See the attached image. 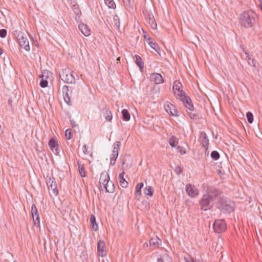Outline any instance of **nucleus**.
Returning <instances> with one entry per match:
<instances>
[{
    "instance_id": "obj_42",
    "label": "nucleus",
    "mask_w": 262,
    "mask_h": 262,
    "mask_svg": "<svg viewBox=\"0 0 262 262\" xmlns=\"http://www.w3.org/2000/svg\"><path fill=\"white\" fill-rule=\"evenodd\" d=\"M34 222V226H36L37 227H40V217L39 215L36 216L34 219H33Z\"/></svg>"
},
{
    "instance_id": "obj_56",
    "label": "nucleus",
    "mask_w": 262,
    "mask_h": 262,
    "mask_svg": "<svg viewBox=\"0 0 262 262\" xmlns=\"http://www.w3.org/2000/svg\"><path fill=\"white\" fill-rule=\"evenodd\" d=\"M260 2V8H261V9L262 10V0H259Z\"/></svg>"
},
{
    "instance_id": "obj_34",
    "label": "nucleus",
    "mask_w": 262,
    "mask_h": 262,
    "mask_svg": "<svg viewBox=\"0 0 262 262\" xmlns=\"http://www.w3.org/2000/svg\"><path fill=\"white\" fill-rule=\"evenodd\" d=\"M247 58L248 64L256 68V64H258L257 61L253 58L251 57L249 55H247Z\"/></svg>"
},
{
    "instance_id": "obj_31",
    "label": "nucleus",
    "mask_w": 262,
    "mask_h": 262,
    "mask_svg": "<svg viewBox=\"0 0 262 262\" xmlns=\"http://www.w3.org/2000/svg\"><path fill=\"white\" fill-rule=\"evenodd\" d=\"M122 119L124 121H129L130 118V115L127 110L123 109L122 111Z\"/></svg>"
},
{
    "instance_id": "obj_44",
    "label": "nucleus",
    "mask_w": 262,
    "mask_h": 262,
    "mask_svg": "<svg viewBox=\"0 0 262 262\" xmlns=\"http://www.w3.org/2000/svg\"><path fill=\"white\" fill-rule=\"evenodd\" d=\"M65 136L67 140H70L72 138L71 130L70 129H66L65 132Z\"/></svg>"
},
{
    "instance_id": "obj_5",
    "label": "nucleus",
    "mask_w": 262,
    "mask_h": 262,
    "mask_svg": "<svg viewBox=\"0 0 262 262\" xmlns=\"http://www.w3.org/2000/svg\"><path fill=\"white\" fill-rule=\"evenodd\" d=\"M46 183L50 194H53L56 196H57L59 193L57 183L54 178L49 177L48 179H47Z\"/></svg>"
},
{
    "instance_id": "obj_48",
    "label": "nucleus",
    "mask_w": 262,
    "mask_h": 262,
    "mask_svg": "<svg viewBox=\"0 0 262 262\" xmlns=\"http://www.w3.org/2000/svg\"><path fill=\"white\" fill-rule=\"evenodd\" d=\"M7 35V30L5 29H2L0 30V37L2 38H4Z\"/></svg>"
},
{
    "instance_id": "obj_26",
    "label": "nucleus",
    "mask_w": 262,
    "mask_h": 262,
    "mask_svg": "<svg viewBox=\"0 0 262 262\" xmlns=\"http://www.w3.org/2000/svg\"><path fill=\"white\" fill-rule=\"evenodd\" d=\"M158 262H172V258L167 253H163L157 259Z\"/></svg>"
},
{
    "instance_id": "obj_43",
    "label": "nucleus",
    "mask_w": 262,
    "mask_h": 262,
    "mask_svg": "<svg viewBox=\"0 0 262 262\" xmlns=\"http://www.w3.org/2000/svg\"><path fill=\"white\" fill-rule=\"evenodd\" d=\"M72 9L73 11L74 12V13L76 15H78L80 13V11L79 8V6L77 4H74L73 5Z\"/></svg>"
},
{
    "instance_id": "obj_10",
    "label": "nucleus",
    "mask_w": 262,
    "mask_h": 262,
    "mask_svg": "<svg viewBox=\"0 0 262 262\" xmlns=\"http://www.w3.org/2000/svg\"><path fill=\"white\" fill-rule=\"evenodd\" d=\"M164 108L167 113L171 116L176 117L180 116V112L177 110L176 106L168 102H167L164 104Z\"/></svg>"
},
{
    "instance_id": "obj_52",
    "label": "nucleus",
    "mask_w": 262,
    "mask_h": 262,
    "mask_svg": "<svg viewBox=\"0 0 262 262\" xmlns=\"http://www.w3.org/2000/svg\"><path fill=\"white\" fill-rule=\"evenodd\" d=\"M88 147H87L86 145H84L83 146V152L85 155H86L88 154Z\"/></svg>"
},
{
    "instance_id": "obj_25",
    "label": "nucleus",
    "mask_w": 262,
    "mask_h": 262,
    "mask_svg": "<svg viewBox=\"0 0 262 262\" xmlns=\"http://www.w3.org/2000/svg\"><path fill=\"white\" fill-rule=\"evenodd\" d=\"M102 113L103 114L105 119L108 121H111L112 120L113 116L111 111L106 107L102 110Z\"/></svg>"
},
{
    "instance_id": "obj_40",
    "label": "nucleus",
    "mask_w": 262,
    "mask_h": 262,
    "mask_svg": "<svg viewBox=\"0 0 262 262\" xmlns=\"http://www.w3.org/2000/svg\"><path fill=\"white\" fill-rule=\"evenodd\" d=\"M44 76L43 73L42 75V79L40 80L39 85L42 88H45L48 86V82L47 80H45L43 78V77Z\"/></svg>"
},
{
    "instance_id": "obj_15",
    "label": "nucleus",
    "mask_w": 262,
    "mask_h": 262,
    "mask_svg": "<svg viewBox=\"0 0 262 262\" xmlns=\"http://www.w3.org/2000/svg\"><path fill=\"white\" fill-rule=\"evenodd\" d=\"M199 141L202 145V146L206 149L208 148L209 145V139L207 134L205 132H201L200 134Z\"/></svg>"
},
{
    "instance_id": "obj_12",
    "label": "nucleus",
    "mask_w": 262,
    "mask_h": 262,
    "mask_svg": "<svg viewBox=\"0 0 262 262\" xmlns=\"http://www.w3.org/2000/svg\"><path fill=\"white\" fill-rule=\"evenodd\" d=\"M178 99H180L183 103L184 106L189 111H193V105L192 103V101L190 98L184 94L182 95V97H179Z\"/></svg>"
},
{
    "instance_id": "obj_51",
    "label": "nucleus",
    "mask_w": 262,
    "mask_h": 262,
    "mask_svg": "<svg viewBox=\"0 0 262 262\" xmlns=\"http://www.w3.org/2000/svg\"><path fill=\"white\" fill-rule=\"evenodd\" d=\"M189 116L192 119H198V115L196 113H189Z\"/></svg>"
},
{
    "instance_id": "obj_9",
    "label": "nucleus",
    "mask_w": 262,
    "mask_h": 262,
    "mask_svg": "<svg viewBox=\"0 0 262 262\" xmlns=\"http://www.w3.org/2000/svg\"><path fill=\"white\" fill-rule=\"evenodd\" d=\"M182 87V84L179 80L174 81L173 83V92L177 98L182 97V95L185 94L181 89Z\"/></svg>"
},
{
    "instance_id": "obj_18",
    "label": "nucleus",
    "mask_w": 262,
    "mask_h": 262,
    "mask_svg": "<svg viewBox=\"0 0 262 262\" xmlns=\"http://www.w3.org/2000/svg\"><path fill=\"white\" fill-rule=\"evenodd\" d=\"M48 144L51 150L54 152L55 154L58 155L59 153V148L57 142L54 138H51L50 139Z\"/></svg>"
},
{
    "instance_id": "obj_8",
    "label": "nucleus",
    "mask_w": 262,
    "mask_h": 262,
    "mask_svg": "<svg viewBox=\"0 0 262 262\" xmlns=\"http://www.w3.org/2000/svg\"><path fill=\"white\" fill-rule=\"evenodd\" d=\"M221 191L214 187L210 186L207 188L205 194H208L212 200L218 201V198L221 197Z\"/></svg>"
},
{
    "instance_id": "obj_13",
    "label": "nucleus",
    "mask_w": 262,
    "mask_h": 262,
    "mask_svg": "<svg viewBox=\"0 0 262 262\" xmlns=\"http://www.w3.org/2000/svg\"><path fill=\"white\" fill-rule=\"evenodd\" d=\"M186 192L191 198H195L199 194L198 189L191 184H187L186 186Z\"/></svg>"
},
{
    "instance_id": "obj_50",
    "label": "nucleus",
    "mask_w": 262,
    "mask_h": 262,
    "mask_svg": "<svg viewBox=\"0 0 262 262\" xmlns=\"http://www.w3.org/2000/svg\"><path fill=\"white\" fill-rule=\"evenodd\" d=\"M117 158L114 157V156L112 155L110 159V164L114 165L116 163V159Z\"/></svg>"
},
{
    "instance_id": "obj_38",
    "label": "nucleus",
    "mask_w": 262,
    "mask_h": 262,
    "mask_svg": "<svg viewBox=\"0 0 262 262\" xmlns=\"http://www.w3.org/2000/svg\"><path fill=\"white\" fill-rule=\"evenodd\" d=\"M105 4L108 6L109 8L115 9L116 8V4L113 0H104Z\"/></svg>"
},
{
    "instance_id": "obj_41",
    "label": "nucleus",
    "mask_w": 262,
    "mask_h": 262,
    "mask_svg": "<svg viewBox=\"0 0 262 262\" xmlns=\"http://www.w3.org/2000/svg\"><path fill=\"white\" fill-rule=\"evenodd\" d=\"M247 121L249 123H252L253 121V116L251 112H248L246 114Z\"/></svg>"
},
{
    "instance_id": "obj_27",
    "label": "nucleus",
    "mask_w": 262,
    "mask_h": 262,
    "mask_svg": "<svg viewBox=\"0 0 262 262\" xmlns=\"http://www.w3.org/2000/svg\"><path fill=\"white\" fill-rule=\"evenodd\" d=\"M135 58H136V61H135L136 63L138 66L140 72H142L143 71V69H144V62H143L142 59L141 58V57L139 55H136L135 56Z\"/></svg>"
},
{
    "instance_id": "obj_55",
    "label": "nucleus",
    "mask_w": 262,
    "mask_h": 262,
    "mask_svg": "<svg viewBox=\"0 0 262 262\" xmlns=\"http://www.w3.org/2000/svg\"><path fill=\"white\" fill-rule=\"evenodd\" d=\"M3 54V49L0 48V55Z\"/></svg>"
},
{
    "instance_id": "obj_54",
    "label": "nucleus",
    "mask_w": 262,
    "mask_h": 262,
    "mask_svg": "<svg viewBox=\"0 0 262 262\" xmlns=\"http://www.w3.org/2000/svg\"><path fill=\"white\" fill-rule=\"evenodd\" d=\"M12 101L11 100L9 99L8 103H9V105H12Z\"/></svg>"
},
{
    "instance_id": "obj_22",
    "label": "nucleus",
    "mask_w": 262,
    "mask_h": 262,
    "mask_svg": "<svg viewBox=\"0 0 262 262\" xmlns=\"http://www.w3.org/2000/svg\"><path fill=\"white\" fill-rule=\"evenodd\" d=\"M121 146V142L120 141H116L113 145V150L112 155L114 156V157L117 158L119 154Z\"/></svg>"
},
{
    "instance_id": "obj_4",
    "label": "nucleus",
    "mask_w": 262,
    "mask_h": 262,
    "mask_svg": "<svg viewBox=\"0 0 262 262\" xmlns=\"http://www.w3.org/2000/svg\"><path fill=\"white\" fill-rule=\"evenodd\" d=\"M213 201L208 194H203L199 201L201 209L203 211H207L211 209L213 205L212 203Z\"/></svg>"
},
{
    "instance_id": "obj_33",
    "label": "nucleus",
    "mask_w": 262,
    "mask_h": 262,
    "mask_svg": "<svg viewBox=\"0 0 262 262\" xmlns=\"http://www.w3.org/2000/svg\"><path fill=\"white\" fill-rule=\"evenodd\" d=\"M113 24L114 27L119 29L120 25V19L117 14H115L113 17Z\"/></svg>"
},
{
    "instance_id": "obj_19",
    "label": "nucleus",
    "mask_w": 262,
    "mask_h": 262,
    "mask_svg": "<svg viewBox=\"0 0 262 262\" xmlns=\"http://www.w3.org/2000/svg\"><path fill=\"white\" fill-rule=\"evenodd\" d=\"M110 180V177L108 173L105 172H102L101 173L100 179H99V184L101 187H103V186L106 184L107 181Z\"/></svg>"
},
{
    "instance_id": "obj_14",
    "label": "nucleus",
    "mask_w": 262,
    "mask_h": 262,
    "mask_svg": "<svg viewBox=\"0 0 262 262\" xmlns=\"http://www.w3.org/2000/svg\"><path fill=\"white\" fill-rule=\"evenodd\" d=\"M97 250L99 256L104 257L106 255V250L105 242L100 239L97 243Z\"/></svg>"
},
{
    "instance_id": "obj_45",
    "label": "nucleus",
    "mask_w": 262,
    "mask_h": 262,
    "mask_svg": "<svg viewBox=\"0 0 262 262\" xmlns=\"http://www.w3.org/2000/svg\"><path fill=\"white\" fill-rule=\"evenodd\" d=\"M174 170L177 174H180L183 171V168L180 166H176Z\"/></svg>"
},
{
    "instance_id": "obj_39",
    "label": "nucleus",
    "mask_w": 262,
    "mask_h": 262,
    "mask_svg": "<svg viewBox=\"0 0 262 262\" xmlns=\"http://www.w3.org/2000/svg\"><path fill=\"white\" fill-rule=\"evenodd\" d=\"M211 157L214 160H217L220 158V154L219 153L216 151L213 150L211 153Z\"/></svg>"
},
{
    "instance_id": "obj_2",
    "label": "nucleus",
    "mask_w": 262,
    "mask_h": 262,
    "mask_svg": "<svg viewBox=\"0 0 262 262\" xmlns=\"http://www.w3.org/2000/svg\"><path fill=\"white\" fill-rule=\"evenodd\" d=\"M215 205L216 207L224 213H230L234 209L233 202L223 196L218 198V201L215 203Z\"/></svg>"
},
{
    "instance_id": "obj_7",
    "label": "nucleus",
    "mask_w": 262,
    "mask_h": 262,
    "mask_svg": "<svg viewBox=\"0 0 262 262\" xmlns=\"http://www.w3.org/2000/svg\"><path fill=\"white\" fill-rule=\"evenodd\" d=\"M213 228L216 233L224 232L227 228L225 220L223 219L216 220L213 223Z\"/></svg>"
},
{
    "instance_id": "obj_49",
    "label": "nucleus",
    "mask_w": 262,
    "mask_h": 262,
    "mask_svg": "<svg viewBox=\"0 0 262 262\" xmlns=\"http://www.w3.org/2000/svg\"><path fill=\"white\" fill-rule=\"evenodd\" d=\"M177 148L179 149V151L181 154V155L186 154L185 149L183 146H178Z\"/></svg>"
},
{
    "instance_id": "obj_6",
    "label": "nucleus",
    "mask_w": 262,
    "mask_h": 262,
    "mask_svg": "<svg viewBox=\"0 0 262 262\" xmlns=\"http://www.w3.org/2000/svg\"><path fill=\"white\" fill-rule=\"evenodd\" d=\"M17 39L20 47H24V49L27 51H30L29 41L26 35L22 32H19L17 35Z\"/></svg>"
},
{
    "instance_id": "obj_21",
    "label": "nucleus",
    "mask_w": 262,
    "mask_h": 262,
    "mask_svg": "<svg viewBox=\"0 0 262 262\" xmlns=\"http://www.w3.org/2000/svg\"><path fill=\"white\" fill-rule=\"evenodd\" d=\"M78 28L81 33L85 36H88L91 34V30L86 25L80 23L78 26Z\"/></svg>"
},
{
    "instance_id": "obj_1",
    "label": "nucleus",
    "mask_w": 262,
    "mask_h": 262,
    "mask_svg": "<svg viewBox=\"0 0 262 262\" xmlns=\"http://www.w3.org/2000/svg\"><path fill=\"white\" fill-rule=\"evenodd\" d=\"M257 14L251 10L243 12L239 17V23L246 29L252 28L255 24Z\"/></svg>"
},
{
    "instance_id": "obj_32",
    "label": "nucleus",
    "mask_w": 262,
    "mask_h": 262,
    "mask_svg": "<svg viewBox=\"0 0 262 262\" xmlns=\"http://www.w3.org/2000/svg\"><path fill=\"white\" fill-rule=\"evenodd\" d=\"M77 164L80 176L82 177H85L86 171L84 165L81 164L79 161L77 162Z\"/></svg>"
},
{
    "instance_id": "obj_23",
    "label": "nucleus",
    "mask_w": 262,
    "mask_h": 262,
    "mask_svg": "<svg viewBox=\"0 0 262 262\" xmlns=\"http://www.w3.org/2000/svg\"><path fill=\"white\" fill-rule=\"evenodd\" d=\"M125 174V172L122 171V173L119 174L118 179H119V183L120 186L123 188H127L128 186V183L125 179L124 178V175Z\"/></svg>"
},
{
    "instance_id": "obj_35",
    "label": "nucleus",
    "mask_w": 262,
    "mask_h": 262,
    "mask_svg": "<svg viewBox=\"0 0 262 262\" xmlns=\"http://www.w3.org/2000/svg\"><path fill=\"white\" fill-rule=\"evenodd\" d=\"M185 262H203V260L201 258H192L189 256L184 257Z\"/></svg>"
},
{
    "instance_id": "obj_47",
    "label": "nucleus",
    "mask_w": 262,
    "mask_h": 262,
    "mask_svg": "<svg viewBox=\"0 0 262 262\" xmlns=\"http://www.w3.org/2000/svg\"><path fill=\"white\" fill-rule=\"evenodd\" d=\"M122 2L124 4V6L129 7L132 6V1L131 0H122Z\"/></svg>"
},
{
    "instance_id": "obj_28",
    "label": "nucleus",
    "mask_w": 262,
    "mask_h": 262,
    "mask_svg": "<svg viewBox=\"0 0 262 262\" xmlns=\"http://www.w3.org/2000/svg\"><path fill=\"white\" fill-rule=\"evenodd\" d=\"M144 184L143 183H138L136 187V192H135V195L136 197L137 198V200H139L140 198L141 195V189L143 187Z\"/></svg>"
},
{
    "instance_id": "obj_53",
    "label": "nucleus",
    "mask_w": 262,
    "mask_h": 262,
    "mask_svg": "<svg viewBox=\"0 0 262 262\" xmlns=\"http://www.w3.org/2000/svg\"><path fill=\"white\" fill-rule=\"evenodd\" d=\"M150 245H154V246H158L159 245V243L158 242H155L154 241V239H151L150 241Z\"/></svg>"
},
{
    "instance_id": "obj_11",
    "label": "nucleus",
    "mask_w": 262,
    "mask_h": 262,
    "mask_svg": "<svg viewBox=\"0 0 262 262\" xmlns=\"http://www.w3.org/2000/svg\"><path fill=\"white\" fill-rule=\"evenodd\" d=\"M145 20L148 25L152 29H156L157 27V24L154 18V15L151 13L146 12L145 14Z\"/></svg>"
},
{
    "instance_id": "obj_17",
    "label": "nucleus",
    "mask_w": 262,
    "mask_h": 262,
    "mask_svg": "<svg viewBox=\"0 0 262 262\" xmlns=\"http://www.w3.org/2000/svg\"><path fill=\"white\" fill-rule=\"evenodd\" d=\"M150 78L151 81L154 82L156 84L162 83L164 82V79L162 75L159 73H154L150 74Z\"/></svg>"
},
{
    "instance_id": "obj_30",
    "label": "nucleus",
    "mask_w": 262,
    "mask_h": 262,
    "mask_svg": "<svg viewBox=\"0 0 262 262\" xmlns=\"http://www.w3.org/2000/svg\"><path fill=\"white\" fill-rule=\"evenodd\" d=\"M148 44L149 45L154 49L157 53H159L160 49L159 45L157 43L155 42L151 38H148Z\"/></svg>"
},
{
    "instance_id": "obj_3",
    "label": "nucleus",
    "mask_w": 262,
    "mask_h": 262,
    "mask_svg": "<svg viewBox=\"0 0 262 262\" xmlns=\"http://www.w3.org/2000/svg\"><path fill=\"white\" fill-rule=\"evenodd\" d=\"M74 74H75L74 71H72L69 69H64L59 74V77L64 82L71 84L75 83V77Z\"/></svg>"
},
{
    "instance_id": "obj_36",
    "label": "nucleus",
    "mask_w": 262,
    "mask_h": 262,
    "mask_svg": "<svg viewBox=\"0 0 262 262\" xmlns=\"http://www.w3.org/2000/svg\"><path fill=\"white\" fill-rule=\"evenodd\" d=\"M31 214L32 218L34 219L35 216L39 215L38 212L37 207L35 204H33L31 207Z\"/></svg>"
},
{
    "instance_id": "obj_37",
    "label": "nucleus",
    "mask_w": 262,
    "mask_h": 262,
    "mask_svg": "<svg viewBox=\"0 0 262 262\" xmlns=\"http://www.w3.org/2000/svg\"><path fill=\"white\" fill-rule=\"evenodd\" d=\"M145 195L151 196L153 195V189L151 186H148L144 188Z\"/></svg>"
},
{
    "instance_id": "obj_24",
    "label": "nucleus",
    "mask_w": 262,
    "mask_h": 262,
    "mask_svg": "<svg viewBox=\"0 0 262 262\" xmlns=\"http://www.w3.org/2000/svg\"><path fill=\"white\" fill-rule=\"evenodd\" d=\"M103 187L105 189L106 192L109 193H113L115 190L114 183L110 180L107 181Z\"/></svg>"
},
{
    "instance_id": "obj_57",
    "label": "nucleus",
    "mask_w": 262,
    "mask_h": 262,
    "mask_svg": "<svg viewBox=\"0 0 262 262\" xmlns=\"http://www.w3.org/2000/svg\"><path fill=\"white\" fill-rule=\"evenodd\" d=\"M13 262H17V261H14Z\"/></svg>"
},
{
    "instance_id": "obj_20",
    "label": "nucleus",
    "mask_w": 262,
    "mask_h": 262,
    "mask_svg": "<svg viewBox=\"0 0 262 262\" xmlns=\"http://www.w3.org/2000/svg\"><path fill=\"white\" fill-rule=\"evenodd\" d=\"M131 157L129 155H125L121 160V162L122 164V165L123 166V170L127 169H128L132 165L131 162L128 163L127 161H128L129 159H130Z\"/></svg>"
},
{
    "instance_id": "obj_46",
    "label": "nucleus",
    "mask_w": 262,
    "mask_h": 262,
    "mask_svg": "<svg viewBox=\"0 0 262 262\" xmlns=\"http://www.w3.org/2000/svg\"><path fill=\"white\" fill-rule=\"evenodd\" d=\"M174 138L175 137L172 136L171 138H169V144L172 147L176 146Z\"/></svg>"
},
{
    "instance_id": "obj_29",
    "label": "nucleus",
    "mask_w": 262,
    "mask_h": 262,
    "mask_svg": "<svg viewBox=\"0 0 262 262\" xmlns=\"http://www.w3.org/2000/svg\"><path fill=\"white\" fill-rule=\"evenodd\" d=\"M90 222L91 224L92 228L95 231H96L98 229V226L96 223V217L93 214H91L90 216Z\"/></svg>"
},
{
    "instance_id": "obj_16",
    "label": "nucleus",
    "mask_w": 262,
    "mask_h": 262,
    "mask_svg": "<svg viewBox=\"0 0 262 262\" xmlns=\"http://www.w3.org/2000/svg\"><path fill=\"white\" fill-rule=\"evenodd\" d=\"M69 86L67 85H64L62 88V93L63 99L65 102L69 105H72V102L71 101V98L69 94Z\"/></svg>"
}]
</instances>
